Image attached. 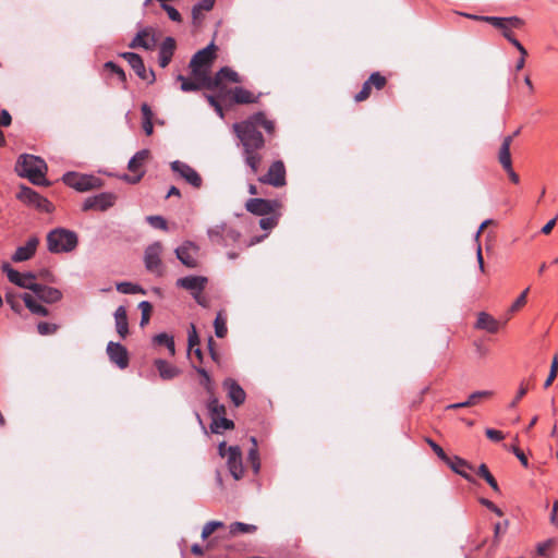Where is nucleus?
<instances>
[{"label": "nucleus", "instance_id": "nucleus-1", "mask_svg": "<svg viewBox=\"0 0 558 558\" xmlns=\"http://www.w3.org/2000/svg\"><path fill=\"white\" fill-rule=\"evenodd\" d=\"M258 128L272 133L274 122L268 120L263 112H257L242 122L233 124V130L243 146V158L252 173H257L262 163L259 150L265 146V140Z\"/></svg>", "mask_w": 558, "mask_h": 558}, {"label": "nucleus", "instance_id": "nucleus-2", "mask_svg": "<svg viewBox=\"0 0 558 558\" xmlns=\"http://www.w3.org/2000/svg\"><path fill=\"white\" fill-rule=\"evenodd\" d=\"M16 173L22 178H27L35 185H48L46 179L47 165L44 159L24 154L17 159L15 166Z\"/></svg>", "mask_w": 558, "mask_h": 558}, {"label": "nucleus", "instance_id": "nucleus-3", "mask_svg": "<svg viewBox=\"0 0 558 558\" xmlns=\"http://www.w3.org/2000/svg\"><path fill=\"white\" fill-rule=\"evenodd\" d=\"M77 244V234L64 228H56L47 234V248L53 254L72 252Z\"/></svg>", "mask_w": 558, "mask_h": 558}, {"label": "nucleus", "instance_id": "nucleus-4", "mask_svg": "<svg viewBox=\"0 0 558 558\" xmlns=\"http://www.w3.org/2000/svg\"><path fill=\"white\" fill-rule=\"evenodd\" d=\"M215 50L216 46L214 43H210L204 49L197 51L190 61L191 73L194 77H198L203 80V82L208 83L210 80V66L215 59Z\"/></svg>", "mask_w": 558, "mask_h": 558}, {"label": "nucleus", "instance_id": "nucleus-5", "mask_svg": "<svg viewBox=\"0 0 558 558\" xmlns=\"http://www.w3.org/2000/svg\"><path fill=\"white\" fill-rule=\"evenodd\" d=\"M62 181L65 185L78 192H87L102 186V181L98 177L93 174H81L73 171L64 173Z\"/></svg>", "mask_w": 558, "mask_h": 558}, {"label": "nucleus", "instance_id": "nucleus-6", "mask_svg": "<svg viewBox=\"0 0 558 558\" xmlns=\"http://www.w3.org/2000/svg\"><path fill=\"white\" fill-rule=\"evenodd\" d=\"M1 269L7 275L11 283L23 289L32 290L33 292L36 289V275L34 272L28 271L21 274L14 268H12L11 265L7 262L2 263Z\"/></svg>", "mask_w": 558, "mask_h": 558}, {"label": "nucleus", "instance_id": "nucleus-7", "mask_svg": "<svg viewBox=\"0 0 558 558\" xmlns=\"http://www.w3.org/2000/svg\"><path fill=\"white\" fill-rule=\"evenodd\" d=\"M16 197L24 204L34 206L39 210L50 213L52 209V205L47 198L43 197L36 191L25 185L20 186V191L16 194Z\"/></svg>", "mask_w": 558, "mask_h": 558}, {"label": "nucleus", "instance_id": "nucleus-8", "mask_svg": "<svg viewBox=\"0 0 558 558\" xmlns=\"http://www.w3.org/2000/svg\"><path fill=\"white\" fill-rule=\"evenodd\" d=\"M161 252L162 244L160 242H154L146 247L144 253L145 268L157 276H161L163 272Z\"/></svg>", "mask_w": 558, "mask_h": 558}, {"label": "nucleus", "instance_id": "nucleus-9", "mask_svg": "<svg viewBox=\"0 0 558 558\" xmlns=\"http://www.w3.org/2000/svg\"><path fill=\"white\" fill-rule=\"evenodd\" d=\"M258 181L275 187H281L286 185V167L283 162L281 160L274 161L270 165L267 173L259 177Z\"/></svg>", "mask_w": 558, "mask_h": 558}, {"label": "nucleus", "instance_id": "nucleus-10", "mask_svg": "<svg viewBox=\"0 0 558 558\" xmlns=\"http://www.w3.org/2000/svg\"><path fill=\"white\" fill-rule=\"evenodd\" d=\"M482 19H483V22L489 23L494 27L500 29L506 39L508 38V36L513 35L511 32V28H520L524 24L523 20L518 16H509V17L490 16V17H482Z\"/></svg>", "mask_w": 558, "mask_h": 558}, {"label": "nucleus", "instance_id": "nucleus-11", "mask_svg": "<svg viewBox=\"0 0 558 558\" xmlns=\"http://www.w3.org/2000/svg\"><path fill=\"white\" fill-rule=\"evenodd\" d=\"M198 251L199 247L195 243L185 241L183 244L175 248V255L184 266L189 268H195L198 264Z\"/></svg>", "mask_w": 558, "mask_h": 558}, {"label": "nucleus", "instance_id": "nucleus-12", "mask_svg": "<svg viewBox=\"0 0 558 558\" xmlns=\"http://www.w3.org/2000/svg\"><path fill=\"white\" fill-rule=\"evenodd\" d=\"M171 170L177 173L180 178L185 180L189 184H191L195 189H199L202 186L203 180L198 172L189 166L185 162L180 160H175L171 162Z\"/></svg>", "mask_w": 558, "mask_h": 558}, {"label": "nucleus", "instance_id": "nucleus-13", "mask_svg": "<svg viewBox=\"0 0 558 558\" xmlns=\"http://www.w3.org/2000/svg\"><path fill=\"white\" fill-rule=\"evenodd\" d=\"M121 57L130 64V66L135 71L140 78L147 81L149 84L155 82V73L151 70H146L143 59L140 54L135 52H123Z\"/></svg>", "mask_w": 558, "mask_h": 558}, {"label": "nucleus", "instance_id": "nucleus-14", "mask_svg": "<svg viewBox=\"0 0 558 558\" xmlns=\"http://www.w3.org/2000/svg\"><path fill=\"white\" fill-rule=\"evenodd\" d=\"M279 206V202L264 198H250L245 204L246 210L257 216L275 214Z\"/></svg>", "mask_w": 558, "mask_h": 558}, {"label": "nucleus", "instance_id": "nucleus-15", "mask_svg": "<svg viewBox=\"0 0 558 558\" xmlns=\"http://www.w3.org/2000/svg\"><path fill=\"white\" fill-rule=\"evenodd\" d=\"M117 196L113 193H100L98 195L87 197L83 203V210L87 211L96 209L105 211L114 205Z\"/></svg>", "mask_w": 558, "mask_h": 558}, {"label": "nucleus", "instance_id": "nucleus-16", "mask_svg": "<svg viewBox=\"0 0 558 558\" xmlns=\"http://www.w3.org/2000/svg\"><path fill=\"white\" fill-rule=\"evenodd\" d=\"M227 466L235 481L242 478L244 474V468L242 462V451L239 446L228 447Z\"/></svg>", "mask_w": 558, "mask_h": 558}, {"label": "nucleus", "instance_id": "nucleus-17", "mask_svg": "<svg viewBox=\"0 0 558 558\" xmlns=\"http://www.w3.org/2000/svg\"><path fill=\"white\" fill-rule=\"evenodd\" d=\"M223 81H230L233 83H240L239 74L228 66L221 68L215 75V77H210V89H215L219 92V95H222L227 92Z\"/></svg>", "mask_w": 558, "mask_h": 558}, {"label": "nucleus", "instance_id": "nucleus-18", "mask_svg": "<svg viewBox=\"0 0 558 558\" xmlns=\"http://www.w3.org/2000/svg\"><path fill=\"white\" fill-rule=\"evenodd\" d=\"M106 351L110 362L116 364L119 368L124 369L129 366V353L121 343L110 341L107 344Z\"/></svg>", "mask_w": 558, "mask_h": 558}, {"label": "nucleus", "instance_id": "nucleus-19", "mask_svg": "<svg viewBox=\"0 0 558 558\" xmlns=\"http://www.w3.org/2000/svg\"><path fill=\"white\" fill-rule=\"evenodd\" d=\"M157 38L153 27H145L141 29L136 36L130 43V48H143L145 50H151L156 46Z\"/></svg>", "mask_w": 558, "mask_h": 558}, {"label": "nucleus", "instance_id": "nucleus-20", "mask_svg": "<svg viewBox=\"0 0 558 558\" xmlns=\"http://www.w3.org/2000/svg\"><path fill=\"white\" fill-rule=\"evenodd\" d=\"M208 279L204 276H186L177 280V287L190 291L191 294L203 292Z\"/></svg>", "mask_w": 558, "mask_h": 558}, {"label": "nucleus", "instance_id": "nucleus-21", "mask_svg": "<svg viewBox=\"0 0 558 558\" xmlns=\"http://www.w3.org/2000/svg\"><path fill=\"white\" fill-rule=\"evenodd\" d=\"M39 244V239L37 236H31L25 245L19 246L11 259L14 263H22L29 260L36 253L37 246Z\"/></svg>", "mask_w": 558, "mask_h": 558}, {"label": "nucleus", "instance_id": "nucleus-22", "mask_svg": "<svg viewBox=\"0 0 558 558\" xmlns=\"http://www.w3.org/2000/svg\"><path fill=\"white\" fill-rule=\"evenodd\" d=\"M222 387L227 391L228 398L235 407H240L244 403L246 393L233 378H226L222 383Z\"/></svg>", "mask_w": 558, "mask_h": 558}, {"label": "nucleus", "instance_id": "nucleus-23", "mask_svg": "<svg viewBox=\"0 0 558 558\" xmlns=\"http://www.w3.org/2000/svg\"><path fill=\"white\" fill-rule=\"evenodd\" d=\"M175 40L172 37H167L159 48L158 63L161 68H166L174 53Z\"/></svg>", "mask_w": 558, "mask_h": 558}, {"label": "nucleus", "instance_id": "nucleus-24", "mask_svg": "<svg viewBox=\"0 0 558 558\" xmlns=\"http://www.w3.org/2000/svg\"><path fill=\"white\" fill-rule=\"evenodd\" d=\"M34 293L39 300L46 303H56L62 298V293L58 289L39 283H37Z\"/></svg>", "mask_w": 558, "mask_h": 558}, {"label": "nucleus", "instance_id": "nucleus-25", "mask_svg": "<svg viewBox=\"0 0 558 558\" xmlns=\"http://www.w3.org/2000/svg\"><path fill=\"white\" fill-rule=\"evenodd\" d=\"M492 396H493V391H490V390L474 391L469 396L468 400H465L463 402H457V403H451V404L447 405V410H457V409H461V408L472 407V405H475L477 402H480V400L489 398Z\"/></svg>", "mask_w": 558, "mask_h": 558}, {"label": "nucleus", "instance_id": "nucleus-26", "mask_svg": "<svg viewBox=\"0 0 558 558\" xmlns=\"http://www.w3.org/2000/svg\"><path fill=\"white\" fill-rule=\"evenodd\" d=\"M116 330L118 335L124 339L129 335V323L126 310L124 306H119L114 312Z\"/></svg>", "mask_w": 558, "mask_h": 558}, {"label": "nucleus", "instance_id": "nucleus-27", "mask_svg": "<svg viewBox=\"0 0 558 558\" xmlns=\"http://www.w3.org/2000/svg\"><path fill=\"white\" fill-rule=\"evenodd\" d=\"M177 78H178V81L181 82V89L183 92H195V90H199L203 87L210 89V81L208 83H206V82H203V80H199L198 77H194V76H193V80H187L186 77H184L181 74L178 75Z\"/></svg>", "mask_w": 558, "mask_h": 558}, {"label": "nucleus", "instance_id": "nucleus-28", "mask_svg": "<svg viewBox=\"0 0 558 558\" xmlns=\"http://www.w3.org/2000/svg\"><path fill=\"white\" fill-rule=\"evenodd\" d=\"M155 366L159 376L165 380H170L180 374V371L175 366L161 359L155 361Z\"/></svg>", "mask_w": 558, "mask_h": 558}, {"label": "nucleus", "instance_id": "nucleus-29", "mask_svg": "<svg viewBox=\"0 0 558 558\" xmlns=\"http://www.w3.org/2000/svg\"><path fill=\"white\" fill-rule=\"evenodd\" d=\"M476 328L487 330L488 332L495 333L499 329L498 322L487 313H480L476 320Z\"/></svg>", "mask_w": 558, "mask_h": 558}, {"label": "nucleus", "instance_id": "nucleus-30", "mask_svg": "<svg viewBox=\"0 0 558 558\" xmlns=\"http://www.w3.org/2000/svg\"><path fill=\"white\" fill-rule=\"evenodd\" d=\"M512 143V136H506L502 141V144L500 146L499 153H498V160L502 168H509L512 166L511 160V154H510V146Z\"/></svg>", "mask_w": 558, "mask_h": 558}, {"label": "nucleus", "instance_id": "nucleus-31", "mask_svg": "<svg viewBox=\"0 0 558 558\" xmlns=\"http://www.w3.org/2000/svg\"><path fill=\"white\" fill-rule=\"evenodd\" d=\"M452 471L460 474L462 477H464L466 481L472 482L471 475L465 471V469H473L468 462L461 458L454 457V460L451 461L449 459V462H447Z\"/></svg>", "mask_w": 558, "mask_h": 558}, {"label": "nucleus", "instance_id": "nucleus-32", "mask_svg": "<svg viewBox=\"0 0 558 558\" xmlns=\"http://www.w3.org/2000/svg\"><path fill=\"white\" fill-rule=\"evenodd\" d=\"M227 230L226 223H220L214 227L208 228L207 234L211 242L222 244L227 246V239H225V231Z\"/></svg>", "mask_w": 558, "mask_h": 558}, {"label": "nucleus", "instance_id": "nucleus-33", "mask_svg": "<svg viewBox=\"0 0 558 558\" xmlns=\"http://www.w3.org/2000/svg\"><path fill=\"white\" fill-rule=\"evenodd\" d=\"M22 299H23V301L25 303V306L33 314H36V315H39V316H48V314H49L48 310L45 306L38 304L29 293H24L22 295Z\"/></svg>", "mask_w": 558, "mask_h": 558}, {"label": "nucleus", "instance_id": "nucleus-34", "mask_svg": "<svg viewBox=\"0 0 558 558\" xmlns=\"http://www.w3.org/2000/svg\"><path fill=\"white\" fill-rule=\"evenodd\" d=\"M149 157V150L147 149H142L140 151H137L130 160H129V163H128V169L132 172H137L140 171L141 167L143 166V163L148 159Z\"/></svg>", "mask_w": 558, "mask_h": 558}, {"label": "nucleus", "instance_id": "nucleus-35", "mask_svg": "<svg viewBox=\"0 0 558 558\" xmlns=\"http://www.w3.org/2000/svg\"><path fill=\"white\" fill-rule=\"evenodd\" d=\"M232 95L236 104H253L257 101V97L243 87H235L232 90Z\"/></svg>", "mask_w": 558, "mask_h": 558}, {"label": "nucleus", "instance_id": "nucleus-36", "mask_svg": "<svg viewBox=\"0 0 558 558\" xmlns=\"http://www.w3.org/2000/svg\"><path fill=\"white\" fill-rule=\"evenodd\" d=\"M234 427V423L221 415L219 417H213L210 423V430L214 434H220L222 429H232Z\"/></svg>", "mask_w": 558, "mask_h": 558}, {"label": "nucleus", "instance_id": "nucleus-37", "mask_svg": "<svg viewBox=\"0 0 558 558\" xmlns=\"http://www.w3.org/2000/svg\"><path fill=\"white\" fill-rule=\"evenodd\" d=\"M207 409L209 411V414L211 415V418L226 415V407L218 401V399L215 397V393L213 396H209Z\"/></svg>", "mask_w": 558, "mask_h": 558}, {"label": "nucleus", "instance_id": "nucleus-38", "mask_svg": "<svg viewBox=\"0 0 558 558\" xmlns=\"http://www.w3.org/2000/svg\"><path fill=\"white\" fill-rule=\"evenodd\" d=\"M117 290L123 294H145L146 291L140 284L123 281L117 283Z\"/></svg>", "mask_w": 558, "mask_h": 558}, {"label": "nucleus", "instance_id": "nucleus-39", "mask_svg": "<svg viewBox=\"0 0 558 558\" xmlns=\"http://www.w3.org/2000/svg\"><path fill=\"white\" fill-rule=\"evenodd\" d=\"M153 341L156 344L166 345L171 355L175 353L173 337L167 335L166 332L156 335L153 338Z\"/></svg>", "mask_w": 558, "mask_h": 558}, {"label": "nucleus", "instance_id": "nucleus-40", "mask_svg": "<svg viewBox=\"0 0 558 558\" xmlns=\"http://www.w3.org/2000/svg\"><path fill=\"white\" fill-rule=\"evenodd\" d=\"M477 475H480L481 477H483L487 484L495 490V492H499V486H498V483L497 481L495 480V477L490 474L488 468L486 466V464H481L477 469Z\"/></svg>", "mask_w": 558, "mask_h": 558}, {"label": "nucleus", "instance_id": "nucleus-41", "mask_svg": "<svg viewBox=\"0 0 558 558\" xmlns=\"http://www.w3.org/2000/svg\"><path fill=\"white\" fill-rule=\"evenodd\" d=\"M256 526L253 524H247L243 522H233L230 524V533L232 535L235 534H246V533H254L256 531Z\"/></svg>", "mask_w": 558, "mask_h": 558}, {"label": "nucleus", "instance_id": "nucleus-42", "mask_svg": "<svg viewBox=\"0 0 558 558\" xmlns=\"http://www.w3.org/2000/svg\"><path fill=\"white\" fill-rule=\"evenodd\" d=\"M138 308L141 310V313H142L140 325H141V327H144L149 322L150 313H151V308L153 307H151V304L148 301H142L138 304Z\"/></svg>", "mask_w": 558, "mask_h": 558}, {"label": "nucleus", "instance_id": "nucleus-43", "mask_svg": "<svg viewBox=\"0 0 558 558\" xmlns=\"http://www.w3.org/2000/svg\"><path fill=\"white\" fill-rule=\"evenodd\" d=\"M223 522L221 521H209L207 522L202 531V538L206 539L209 537L217 529L222 527Z\"/></svg>", "mask_w": 558, "mask_h": 558}, {"label": "nucleus", "instance_id": "nucleus-44", "mask_svg": "<svg viewBox=\"0 0 558 558\" xmlns=\"http://www.w3.org/2000/svg\"><path fill=\"white\" fill-rule=\"evenodd\" d=\"M277 223H278V217L274 214L264 216L259 220V227L264 230H271L272 228H275L277 226Z\"/></svg>", "mask_w": 558, "mask_h": 558}, {"label": "nucleus", "instance_id": "nucleus-45", "mask_svg": "<svg viewBox=\"0 0 558 558\" xmlns=\"http://www.w3.org/2000/svg\"><path fill=\"white\" fill-rule=\"evenodd\" d=\"M214 325L216 336L218 338H223L227 333V325L226 320L221 317L220 314L217 315Z\"/></svg>", "mask_w": 558, "mask_h": 558}, {"label": "nucleus", "instance_id": "nucleus-46", "mask_svg": "<svg viewBox=\"0 0 558 558\" xmlns=\"http://www.w3.org/2000/svg\"><path fill=\"white\" fill-rule=\"evenodd\" d=\"M508 525H509L508 520H506L504 522H498L495 524V526H494V543L495 544L499 543L500 535L506 533Z\"/></svg>", "mask_w": 558, "mask_h": 558}, {"label": "nucleus", "instance_id": "nucleus-47", "mask_svg": "<svg viewBox=\"0 0 558 558\" xmlns=\"http://www.w3.org/2000/svg\"><path fill=\"white\" fill-rule=\"evenodd\" d=\"M371 86L374 85L377 89H380L386 84V78L378 72L372 73L369 78L366 81Z\"/></svg>", "mask_w": 558, "mask_h": 558}, {"label": "nucleus", "instance_id": "nucleus-48", "mask_svg": "<svg viewBox=\"0 0 558 558\" xmlns=\"http://www.w3.org/2000/svg\"><path fill=\"white\" fill-rule=\"evenodd\" d=\"M57 329H58L57 325L49 324V323H46V322H40L37 325V330L43 336L52 335V333H54L57 331Z\"/></svg>", "mask_w": 558, "mask_h": 558}, {"label": "nucleus", "instance_id": "nucleus-49", "mask_svg": "<svg viewBox=\"0 0 558 558\" xmlns=\"http://www.w3.org/2000/svg\"><path fill=\"white\" fill-rule=\"evenodd\" d=\"M161 8L167 12L169 19L173 22H181V14L180 12L172 5H169L167 3H162Z\"/></svg>", "mask_w": 558, "mask_h": 558}, {"label": "nucleus", "instance_id": "nucleus-50", "mask_svg": "<svg viewBox=\"0 0 558 558\" xmlns=\"http://www.w3.org/2000/svg\"><path fill=\"white\" fill-rule=\"evenodd\" d=\"M426 441L439 459H441L445 462H449V458L447 457L446 452L439 445H437L434 440L429 438H427Z\"/></svg>", "mask_w": 558, "mask_h": 558}, {"label": "nucleus", "instance_id": "nucleus-51", "mask_svg": "<svg viewBox=\"0 0 558 558\" xmlns=\"http://www.w3.org/2000/svg\"><path fill=\"white\" fill-rule=\"evenodd\" d=\"M223 235H225V239H227V245H229L231 243H235L240 239V232L231 227H228V226H227V230L225 231Z\"/></svg>", "mask_w": 558, "mask_h": 558}, {"label": "nucleus", "instance_id": "nucleus-52", "mask_svg": "<svg viewBox=\"0 0 558 558\" xmlns=\"http://www.w3.org/2000/svg\"><path fill=\"white\" fill-rule=\"evenodd\" d=\"M527 292H529V288L525 289L519 296L518 299L513 302V304L511 305L510 307V312L511 313H514L517 312L519 308H521L525 303H526V295H527Z\"/></svg>", "mask_w": 558, "mask_h": 558}, {"label": "nucleus", "instance_id": "nucleus-53", "mask_svg": "<svg viewBox=\"0 0 558 558\" xmlns=\"http://www.w3.org/2000/svg\"><path fill=\"white\" fill-rule=\"evenodd\" d=\"M505 447L507 450L511 451L520 460V462L522 463L523 466L526 468L529 465L525 454L515 445H512V446L505 445Z\"/></svg>", "mask_w": 558, "mask_h": 558}, {"label": "nucleus", "instance_id": "nucleus-54", "mask_svg": "<svg viewBox=\"0 0 558 558\" xmlns=\"http://www.w3.org/2000/svg\"><path fill=\"white\" fill-rule=\"evenodd\" d=\"M187 341H189L190 349H193L194 347L198 345V343H199V339H198L194 324H191V327L189 330V336H187Z\"/></svg>", "mask_w": 558, "mask_h": 558}, {"label": "nucleus", "instance_id": "nucleus-55", "mask_svg": "<svg viewBox=\"0 0 558 558\" xmlns=\"http://www.w3.org/2000/svg\"><path fill=\"white\" fill-rule=\"evenodd\" d=\"M147 220L154 228H157V229H166L167 228L166 220L160 216H148Z\"/></svg>", "mask_w": 558, "mask_h": 558}, {"label": "nucleus", "instance_id": "nucleus-56", "mask_svg": "<svg viewBox=\"0 0 558 558\" xmlns=\"http://www.w3.org/2000/svg\"><path fill=\"white\" fill-rule=\"evenodd\" d=\"M369 93H371V85L367 82H365L362 86V89L355 95V97H354L355 101L360 102V101L365 100L369 96Z\"/></svg>", "mask_w": 558, "mask_h": 558}, {"label": "nucleus", "instance_id": "nucleus-57", "mask_svg": "<svg viewBox=\"0 0 558 558\" xmlns=\"http://www.w3.org/2000/svg\"><path fill=\"white\" fill-rule=\"evenodd\" d=\"M204 12L198 7L194 5L192 9V20L195 26H199L204 20Z\"/></svg>", "mask_w": 558, "mask_h": 558}, {"label": "nucleus", "instance_id": "nucleus-58", "mask_svg": "<svg viewBox=\"0 0 558 558\" xmlns=\"http://www.w3.org/2000/svg\"><path fill=\"white\" fill-rule=\"evenodd\" d=\"M105 66L107 69H110L113 73H116L122 82H125V80H126L125 73L119 65L109 61L105 64Z\"/></svg>", "mask_w": 558, "mask_h": 558}, {"label": "nucleus", "instance_id": "nucleus-59", "mask_svg": "<svg viewBox=\"0 0 558 558\" xmlns=\"http://www.w3.org/2000/svg\"><path fill=\"white\" fill-rule=\"evenodd\" d=\"M485 435L493 441H500L505 438V435L500 430L494 428H486Z\"/></svg>", "mask_w": 558, "mask_h": 558}, {"label": "nucleus", "instance_id": "nucleus-60", "mask_svg": "<svg viewBox=\"0 0 558 558\" xmlns=\"http://www.w3.org/2000/svg\"><path fill=\"white\" fill-rule=\"evenodd\" d=\"M480 502L485 506L487 509H489L490 511L495 512L498 517H502L504 515V512L501 511L500 508H498L493 501L486 499V498H482L480 500Z\"/></svg>", "mask_w": 558, "mask_h": 558}, {"label": "nucleus", "instance_id": "nucleus-61", "mask_svg": "<svg viewBox=\"0 0 558 558\" xmlns=\"http://www.w3.org/2000/svg\"><path fill=\"white\" fill-rule=\"evenodd\" d=\"M206 99L209 105L215 109V111L219 114L220 118H223V110L220 104L217 101L215 96L206 95Z\"/></svg>", "mask_w": 558, "mask_h": 558}, {"label": "nucleus", "instance_id": "nucleus-62", "mask_svg": "<svg viewBox=\"0 0 558 558\" xmlns=\"http://www.w3.org/2000/svg\"><path fill=\"white\" fill-rule=\"evenodd\" d=\"M201 385L205 388L206 392L209 396H213L215 393V387L210 376L202 378Z\"/></svg>", "mask_w": 558, "mask_h": 558}, {"label": "nucleus", "instance_id": "nucleus-63", "mask_svg": "<svg viewBox=\"0 0 558 558\" xmlns=\"http://www.w3.org/2000/svg\"><path fill=\"white\" fill-rule=\"evenodd\" d=\"M251 441L253 444V448L248 451V461L256 462V460H259L258 458V451H257V441L255 437H251Z\"/></svg>", "mask_w": 558, "mask_h": 558}, {"label": "nucleus", "instance_id": "nucleus-64", "mask_svg": "<svg viewBox=\"0 0 558 558\" xmlns=\"http://www.w3.org/2000/svg\"><path fill=\"white\" fill-rule=\"evenodd\" d=\"M507 40H508L509 43H511V44H512V45L518 49V51L520 52V54H521V56H523V57H526V56H527V51H526V49L521 45V43H520L519 40H517V39L514 38V36H513V35L508 36Z\"/></svg>", "mask_w": 558, "mask_h": 558}]
</instances>
